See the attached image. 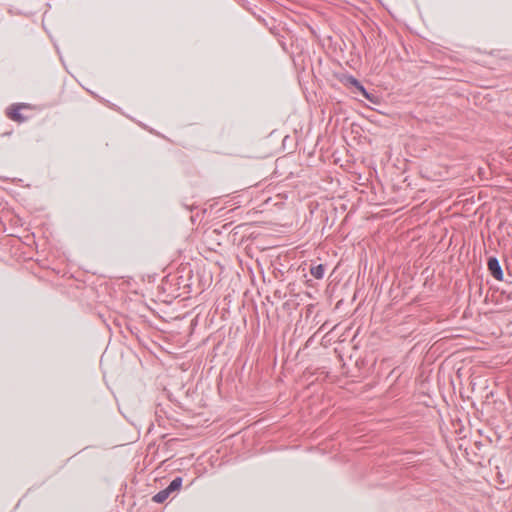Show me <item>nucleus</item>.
<instances>
[{
    "mask_svg": "<svg viewBox=\"0 0 512 512\" xmlns=\"http://www.w3.org/2000/svg\"><path fill=\"white\" fill-rule=\"evenodd\" d=\"M339 80L345 87L352 89L353 93L361 94L365 99H367L369 102L373 104L379 103L378 96L371 92H368L366 88L362 85V83L353 75L343 74Z\"/></svg>",
    "mask_w": 512,
    "mask_h": 512,
    "instance_id": "obj_1",
    "label": "nucleus"
},
{
    "mask_svg": "<svg viewBox=\"0 0 512 512\" xmlns=\"http://www.w3.org/2000/svg\"><path fill=\"white\" fill-rule=\"evenodd\" d=\"M26 107V104H12L6 109V116L15 122L23 123L27 120V117L20 110Z\"/></svg>",
    "mask_w": 512,
    "mask_h": 512,
    "instance_id": "obj_2",
    "label": "nucleus"
},
{
    "mask_svg": "<svg viewBox=\"0 0 512 512\" xmlns=\"http://www.w3.org/2000/svg\"><path fill=\"white\" fill-rule=\"evenodd\" d=\"M487 265H488V269H489L491 275L497 280H502L503 272H502L501 266H500L497 258L490 257L488 259Z\"/></svg>",
    "mask_w": 512,
    "mask_h": 512,
    "instance_id": "obj_3",
    "label": "nucleus"
},
{
    "mask_svg": "<svg viewBox=\"0 0 512 512\" xmlns=\"http://www.w3.org/2000/svg\"><path fill=\"white\" fill-rule=\"evenodd\" d=\"M310 273L314 278L322 279L324 277V273H325V265L324 264L311 265Z\"/></svg>",
    "mask_w": 512,
    "mask_h": 512,
    "instance_id": "obj_4",
    "label": "nucleus"
},
{
    "mask_svg": "<svg viewBox=\"0 0 512 512\" xmlns=\"http://www.w3.org/2000/svg\"><path fill=\"white\" fill-rule=\"evenodd\" d=\"M183 483V479L180 476L175 477L170 484L166 487L170 493L180 490Z\"/></svg>",
    "mask_w": 512,
    "mask_h": 512,
    "instance_id": "obj_5",
    "label": "nucleus"
},
{
    "mask_svg": "<svg viewBox=\"0 0 512 512\" xmlns=\"http://www.w3.org/2000/svg\"><path fill=\"white\" fill-rule=\"evenodd\" d=\"M170 492L169 490H167L166 488L159 491L158 493H156L153 497H152V501L155 502V503H163L166 501V499L170 496Z\"/></svg>",
    "mask_w": 512,
    "mask_h": 512,
    "instance_id": "obj_6",
    "label": "nucleus"
},
{
    "mask_svg": "<svg viewBox=\"0 0 512 512\" xmlns=\"http://www.w3.org/2000/svg\"><path fill=\"white\" fill-rule=\"evenodd\" d=\"M458 336H459L458 334H454V333H452V331L450 330V335H449L450 340H451V339H453V338H456V337H458Z\"/></svg>",
    "mask_w": 512,
    "mask_h": 512,
    "instance_id": "obj_7",
    "label": "nucleus"
},
{
    "mask_svg": "<svg viewBox=\"0 0 512 512\" xmlns=\"http://www.w3.org/2000/svg\"><path fill=\"white\" fill-rule=\"evenodd\" d=\"M443 371H444V368H443V363H442L440 366V369H439V373H442Z\"/></svg>",
    "mask_w": 512,
    "mask_h": 512,
    "instance_id": "obj_8",
    "label": "nucleus"
}]
</instances>
